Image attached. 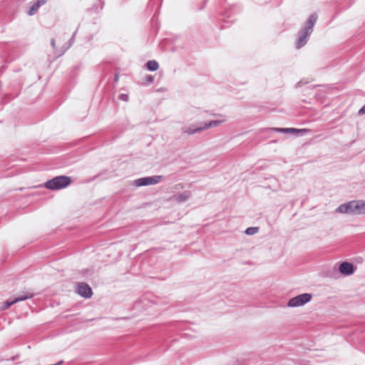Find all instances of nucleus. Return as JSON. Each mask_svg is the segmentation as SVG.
<instances>
[{
  "instance_id": "obj_21",
  "label": "nucleus",
  "mask_w": 365,
  "mask_h": 365,
  "mask_svg": "<svg viewBox=\"0 0 365 365\" xmlns=\"http://www.w3.org/2000/svg\"><path fill=\"white\" fill-rule=\"evenodd\" d=\"M48 0H36V4L40 7L45 4Z\"/></svg>"
},
{
  "instance_id": "obj_19",
  "label": "nucleus",
  "mask_w": 365,
  "mask_h": 365,
  "mask_svg": "<svg viewBox=\"0 0 365 365\" xmlns=\"http://www.w3.org/2000/svg\"><path fill=\"white\" fill-rule=\"evenodd\" d=\"M145 81L146 82V83H151L153 82L154 81V77L151 75H147L145 78Z\"/></svg>"
},
{
  "instance_id": "obj_13",
  "label": "nucleus",
  "mask_w": 365,
  "mask_h": 365,
  "mask_svg": "<svg viewBox=\"0 0 365 365\" xmlns=\"http://www.w3.org/2000/svg\"><path fill=\"white\" fill-rule=\"evenodd\" d=\"M104 6V1L102 0H97L91 8L90 11L93 13H99Z\"/></svg>"
},
{
  "instance_id": "obj_9",
  "label": "nucleus",
  "mask_w": 365,
  "mask_h": 365,
  "mask_svg": "<svg viewBox=\"0 0 365 365\" xmlns=\"http://www.w3.org/2000/svg\"><path fill=\"white\" fill-rule=\"evenodd\" d=\"M33 297H34V294L33 293L27 292L25 295L16 297L15 299L11 301V302H9V301L5 302L4 303V304H3V306L1 307V310H5V309H8L11 305H13L14 304H15L16 302H21V301H24V300H26V299H31Z\"/></svg>"
},
{
  "instance_id": "obj_27",
  "label": "nucleus",
  "mask_w": 365,
  "mask_h": 365,
  "mask_svg": "<svg viewBox=\"0 0 365 365\" xmlns=\"http://www.w3.org/2000/svg\"><path fill=\"white\" fill-rule=\"evenodd\" d=\"M69 45H70V46H71V40H70Z\"/></svg>"
},
{
  "instance_id": "obj_18",
  "label": "nucleus",
  "mask_w": 365,
  "mask_h": 365,
  "mask_svg": "<svg viewBox=\"0 0 365 365\" xmlns=\"http://www.w3.org/2000/svg\"><path fill=\"white\" fill-rule=\"evenodd\" d=\"M81 66V64L78 63L73 67L72 72L73 73V77H75L78 74V72L80 71Z\"/></svg>"
},
{
  "instance_id": "obj_22",
  "label": "nucleus",
  "mask_w": 365,
  "mask_h": 365,
  "mask_svg": "<svg viewBox=\"0 0 365 365\" xmlns=\"http://www.w3.org/2000/svg\"><path fill=\"white\" fill-rule=\"evenodd\" d=\"M359 115H363V114H365V105L363 106L359 110Z\"/></svg>"
},
{
  "instance_id": "obj_5",
  "label": "nucleus",
  "mask_w": 365,
  "mask_h": 365,
  "mask_svg": "<svg viewBox=\"0 0 365 365\" xmlns=\"http://www.w3.org/2000/svg\"><path fill=\"white\" fill-rule=\"evenodd\" d=\"M76 292L85 299L91 298L93 294L91 287L87 283L83 282L76 283Z\"/></svg>"
},
{
  "instance_id": "obj_15",
  "label": "nucleus",
  "mask_w": 365,
  "mask_h": 365,
  "mask_svg": "<svg viewBox=\"0 0 365 365\" xmlns=\"http://www.w3.org/2000/svg\"><path fill=\"white\" fill-rule=\"evenodd\" d=\"M146 68L148 71H155L158 70L159 65L158 63L155 60L148 61L146 64Z\"/></svg>"
},
{
  "instance_id": "obj_23",
  "label": "nucleus",
  "mask_w": 365,
  "mask_h": 365,
  "mask_svg": "<svg viewBox=\"0 0 365 365\" xmlns=\"http://www.w3.org/2000/svg\"><path fill=\"white\" fill-rule=\"evenodd\" d=\"M272 181H273V182H274L276 184L274 190H277V179L273 178H272Z\"/></svg>"
},
{
  "instance_id": "obj_1",
  "label": "nucleus",
  "mask_w": 365,
  "mask_h": 365,
  "mask_svg": "<svg viewBox=\"0 0 365 365\" xmlns=\"http://www.w3.org/2000/svg\"><path fill=\"white\" fill-rule=\"evenodd\" d=\"M318 16L316 13L312 14L304 23V26L299 30L296 41L295 47L301 48L306 45L309 37L314 30V26L317 21Z\"/></svg>"
},
{
  "instance_id": "obj_8",
  "label": "nucleus",
  "mask_w": 365,
  "mask_h": 365,
  "mask_svg": "<svg viewBox=\"0 0 365 365\" xmlns=\"http://www.w3.org/2000/svg\"><path fill=\"white\" fill-rule=\"evenodd\" d=\"M274 130L277 133L296 134L297 135H303L309 132V130L306 128L298 129L294 128H274Z\"/></svg>"
},
{
  "instance_id": "obj_6",
  "label": "nucleus",
  "mask_w": 365,
  "mask_h": 365,
  "mask_svg": "<svg viewBox=\"0 0 365 365\" xmlns=\"http://www.w3.org/2000/svg\"><path fill=\"white\" fill-rule=\"evenodd\" d=\"M356 204V200H351L346 203L341 204L337 207L336 212L343 214L356 215V208L357 207Z\"/></svg>"
},
{
  "instance_id": "obj_3",
  "label": "nucleus",
  "mask_w": 365,
  "mask_h": 365,
  "mask_svg": "<svg viewBox=\"0 0 365 365\" xmlns=\"http://www.w3.org/2000/svg\"><path fill=\"white\" fill-rule=\"evenodd\" d=\"M312 294L309 293H304L299 294L294 297L291 298L288 302L289 307H298L304 305L312 299Z\"/></svg>"
},
{
  "instance_id": "obj_11",
  "label": "nucleus",
  "mask_w": 365,
  "mask_h": 365,
  "mask_svg": "<svg viewBox=\"0 0 365 365\" xmlns=\"http://www.w3.org/2000/svg\"><path fill=\"white\" fill-rule=\"evenodd\" d=\"M191 197L190 191L185 190L180 194L174 195L172 199L178 203H182Z\"/></svg>"
},
{
  "instance_id": "obj_26",
  "label": "nucleus",
  "mask_w": 365,
  "mask_h": 365,
  "mask_svg": "<svg viewBox=\"0 0 365 365\" xmlns=\"http://www.w3.org/2000/svg\"><path fill=\"white\" fill-rule=\"evenodd\" d=\"M51 44L54 47V41H52Z\"/></svg>"
},
{
  "instance_id": "obj_10",
  "label": "nucleus",
  "mask_w": 365,
  "mask_h": 365,
  "mask_svg": "<svg viewBox=\"0 0 365 365\" xmlns=\"http://www.w3.org/2000/svg\"><path fill=\"white\" fill-rule=\"evenodd\" d=\"M182 133H186L187 135H194L197 133L203 131V128H202L201 123H200L199 125H191L187 127H186V126L182 127Z\"/></svg>"
},
{
  "instance_id": "obj_16",
  "label": "nucleus",
  "mask_w": 365,
  "mask_h": 365,
  "mask_svg": "<svg viewBox=\"0 0 365 365\" xmlns=\"http://www.w3.org/2000/svg\"><path fill=\"white\" fill-rule=\"evenodd\" d=\"M259 231V227H250L246 229L245 234L247 235H253L256 234Z\"/></svg>"
},
{
  "instance_id": "obj_17",
  "label": "nucleus",
  "mask_w": 365,
  "mask_h": 365,
  "mask_svg": "<svg viewBox=\"0 0 365 365\" xmlns=\"http://www.w3.org/2000/svg\"><path fill=\"white\" fill-rule=\"evenodd\" d=\"M38 8L39 6L36 3L34 4L29 11V15H34L36 13V11L38 9Z\"/></svg>"
},
{
  "instance_id": "obj_7",
  "label": "nucleus",
  "mask_w": 365,
  "mask_h": 365,
  "mask_svg": "<svg viewBox=\"0 0 365 365\" xmlns=\"http://www.w3.org/2000/svg\"><path fill=\"white\" fill-rule=\"evenodd\" d=\"M356 267L351 262H343L339 265V272L344 276L351 275Z\"/></svg>"
},
{
  "instance_id": "obj_4",
  "label": "nucleus",
  "mask_w": 365,
  "mask_h": 365,
  "mask_svg": "<svg viewBox=\"0 0 365 365\" xmlns=\"http://www.w3.org/2000/svg\"><path fill=\"white\" fill-rule=\"evenodd\" d=\"M162 175H153L144 177L135 180L134 185L137 187L147 186L150 185H155L163 180Z\"/></svg>"
},
{
  "instance_id": "obj_20",
  "label": "nucleus",
  "mask_w": 365,
  "mask_h": 365,
  "mask_svg": "<svg viewBox=\"0 0 365 365\" xmlns=\"http://www.w3.org/2000/svg\"><path fill=\"white\" fill-rule=\"evenodd\" d=\"M119 99L124 101H128V96L127 94L122 93L119 96Z\"/></svg>"
},
{
  "instance_id": "obj_2",
  "label": "nucleus",
  "mask_w": 365,
  "mask_h": 365,
  "mask_svg": "<svg viewBox=\"0 0 365 365\" xmlns=\"http://www.w3.org/2000/svg\"><path fill=\"white\" fill-rule=\"evenodd\" d=\"M68 185V177L57 176L44 183V187L51 190H58Z\"/></svg>"
},
{
  "instance_id": "obj_12",
  "label": "nucleus",
  "mask_w": 365,
  "mask_h": 365,
  "mask_svg": "<svg viewBox=\"0 0 365 365\" xmlns=\"http://www.w3.org/2000/svg\"><path fill=\"white\" fill-rule=\"evenodd\" d=\"M225 121V119H221V120H211L208 123L206 122H201L202 127L203 128V130L209 129L212 127H217L219 126L221 123Z\"/></svg>"
},
{
  "instance_id": "obj_24",
  "label": "nucleus",
  "mask_w": 365,
  "mask_h": 365,
  "mask_svg": "<svg viewBox=\"0 0 365 365\" xmlns=\"http://www.w3.org/2000/svg\"><path fill=\"white\" fill-rule=\"evenodd\" d=\"M118 78H119L118 74H116L115 76V78H114L115 81H118Z\"/></svg>"
},
{
  "instance_id": "obj_14",
  "label": "nucleus",
  "mask_w": 365,
  "mask_h": 365,
  "mask_svg": "<svg viewBox=\"0 0 365 365\" xmlns=\"http://www.w3.org/2000/svg\"><path fill=\"white\" fill-rule=\"evenodd\" d=\"M356 215L365 214V201L356 200Z\"/></svg>"
},
{
  "instance_id": "obj_25",
  "label": "nucleus",
  "mask_w": 365,
  "mask_h": 365,
  "mask_svg": "<svg viewBox=\"0 0 365 365\" xmlns=\"http://www.w3.org/2000/svg\"><path fill=\"white\" fill-rule=\"evenodd\" d=\"M225 15H226L227 17H229V16H230L227 14V11H225Z\"/></svg>"
}]
</instances>
